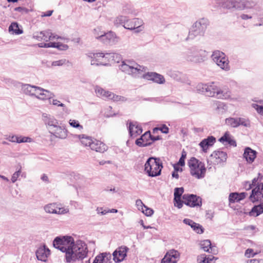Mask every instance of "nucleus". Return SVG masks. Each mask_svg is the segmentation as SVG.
Instances as JSON below:
<instances>
[{
  "instance_id": "nucleus-1",
  "label": "nucleus",
  "mask_w": 263,
  "mask_h": 263,
  "mask_svg": "<svg viewBox=\"0 0 263 263\" xmlns=\"http://www.w3.org/2000/svg\"><path fill=\"white\" fill-rule=\"evenodd\" d=\"M199 89L209 97H215L218 99H227L230 97V92L227 89L221 90L214 83L209 84H201Z\"/></svg>"
},
{
  "instance_id": "nucleus-2",
  "label": "nucleus",
  "mask_w": 263,
  "mask_h": 263,
  "mask_svg": "<svg viewBox=\"0 0 263 263\" xmlns=\"http://www.w3.org/2000/svg\"><path fill=\"white\" fill-rule=\"evenodd\" d=\"M245 187L247 190L253 188L252 193L249 196L250 200L253 203L263 202V183L259 177L253 179L252 183L246 182Z\"/></svg>"
},
{
  "instance_id": "nucleus-3",
  "label": "nucleus",
  "mask_w": 263,
  "mask_h": 263,
  "mask_svg": "<svg viewBox=\"0 0 263 263\" xmlns=\"http://www.w3.org/2000/svg\"><path fill=\"white\" fill-rule=\"evenodd\" d=\"M87 254L86 245L81 241L73 242L70 252L66 254V261H74L78 259H83Z\"/></svg>"
},
{
  "instance_id": "nucleus-4",
  "label": "nucleus",
  "mask_w": 263,
  "mask_h": 263,
  "mask_svg": "<svg viewBox=\"0 0 263 263\" xmlns=\"http://www.w3.org/2000/svg\"><path fill=\"white\" fill-rule=\"evenodd\" d=\"M191 175L195 178L201 179L204 177L206 168L204 164L195 158L192 157L187 163Z\"/></svg>"
},
{
  "instance_id": "nucleus-5",
  "label": "nucleus",
  "mask_w": 263,
  "mask_h": 263,
  "mask_svg": "<svg viewBox=\"0 0 263 263\" xmlns=\"http://www.w3.org/2000/svg\"><path fill=\"white\" fill-rule=\"evenodd\" d=\"M163 165L159 158L151 157L148 159L144 165V171L150 177L160 175Z\"/></svg>"
},
{
  "instance_id": "nucleus-6",
  "label": "nucleus",
  "mask_w": 263,
  "mask_h": 263,
  "mask_svg": "<svg viewBox=\"0 0 263 263\" xmlns=\"http://www.w3.org/2000/svg\"><path fill=\"white\" fill-rule=\"evenodd\" d=\"M120 69L124 72L135 76L142 74L146 71L147 68L139 65L133 61H123L120 65Z\"/></svg>"
},
{
  "instance_id": "nucleus-7",
  "label": "nucleus",
  "mask_w": 263,
  "mask_h": 263,
  "mask_svg": "<svg viewBox=\"0 0 263 263\" xmlns=\"http://www.w3.org/2000/svg\"><path fill=\"white\" fill-rule=\"evenodd\" d=\"M74 242L72 237L67 236L61 238L57 237L53 241V246L65 253V256L66 259V254L70 252V249Z\"/></svg>"
},
{
  "instance_id": "nucleus-8",
  "label": "nucleus",
  "mask_w": 263,
  "mask_h": 263,
  "mask_svg": "<svg viewBox=\"0 0 263 263\" xmlns=\"http://www.w3.org/2000/svg\"><path fill=\"white\" fill-rule=\"evenodd\" d=\"M126 18L123 16L117 17L115 23L116 24H123L125 28L133 30L138 29L142 27V21L139 18H134L132 20H127L125 22Z\"/></svg>"
},
{
  "instance_id": "nucleus-9",
  "label": "nucleus",
  "mask_w": 263,
  "mask_h": 263,
  "mask_svg": "<svg viewBox=\"0 0 263 263\" xmlns=\"http://www.w3.org/2000/svg\"><path fill=\"white\" fill-rule=\"evenodd\" d=\"M26 93L31 96H34L38 99L46 100L50 98V93L48 90L41 87L27 85L26 88Z\"/></svg>"
},
{
  "instance_id": "nucleus-10",
  "label": "nucleus",
  "mask_w": 263,
  "mask_h": 263,
  "mask_svg": "<svg viewBox=\"0 0 263 263\" xmlns=\"http://www.w3.org/2000/svg\"><path fill=\"white\" fill-rule=\"evenodd\" d=\"M110 54L104 53L102 52H90L88 54V57L91 58V65H106L109 62L108 57Z\"/></svg>"
},
{
  "instance_id": "nucleus-11",
  "label": "nucleus",
  "mask_w": 263,
  "mask_h": 263,
  "mask_svg": "<svg viewBox=\"0 0 263 263\" xmlns=\"http://www.w3.org/2000/svg\"><path fill=\"white\" fill-rule=\"evenodd\" d=\"M212 57L213 61L221 69L225 70L230 69L229 61L224 53L217 50L213 53Z\"/></svg>"
},
{
  "instance_id": "nucleus-12",
  "label": "nucleus",
  "mask_w": 263,
  "mask_h": 263,
  "mask_svg": "<svg viewBox=\"0 0 263 263\" xmlns=\"http://www.w3.org/2000/svg\"><path fill=\"white\" fill-rule=\"evenodd\" d=\"M227 154L221 151H215L210 156L208 163L213 165H220L227 161Z\"/></svg>"
},
{
  "instance_id": "nucleus-13",
  "label": "nucleus",
  "mask_w": 263,
  "mask_h": 263,
  "mask_svg": "<svg viewBox=\"0 0 263 263\" xmlns=\"http://www.w3.org/2000/svg\"><path fill=\"white\" fill-rule=\"evenodd\" d=\"M160 139V137L159 136H152L151 132L147 131L142 135L140 138L136 140V144L139 146L144 147L151 144Z\"/></svg>"
},
{
  "instance_id": "nucleus-14",
  "label": "nucleus",
  "mask_w": 263,
  "mask_h": 263,
  "mask_svg": "<svg viewBox=\"0 0 263 263\" xmlns=\"http://www.w3.org/2000/svg\"><path fill=\"white\" fill-rule=\"evenodd\" d=\"M194 208L200 207L202 205L201 198L194 194H184L182 196V204Z\"/></svg>"
},
{
  "instance_id": "nucleus-15",
  "label": "nucleus",
  "mask_w": 263,
  "mask_h": 263,
  "mask_svg": "<svg viewBox=\"0 0 263 263\" xmlns=\"http://www.w3.org/2000/svg\"><path fill=\"white\" fill-rule=\"evenodd\" d=\"M179 252L174 249L168 251L160 263H177L180 258Z\"/></svg>"
},
{
  "instance_id": "nucleus-16",
  "label": "nucleus",
  "mask_w": 263,
  "mask_h": 263,
  "mask_svg": "<svg viewBox=\"0 0 263 263\" xmlns=\"http://www.w3.org/2000/svg\"><path fill=\"white\" fill-rule=\"evenodd\" d=\"M44 209L49 213L62 214L67 213V210L60 204L55 203L46 205Z\"/></svg>"
},
{
  "instance_id": "nucleus-17",
  "label": "nucleus",
  "mask_w": 263,
  "mask_h": 263,
  "mask_svg": "<svg viewBox=\"0 0 263 263\" xmlns=\"http://www.w3.org/2000/svg\"><path fill=\"white\" fill-rule=\"evenodd\" d=\"M128 249L125 246L118 247L113 253V260L116 262L123 261L126 256Z\"/></svg>"
},
{
  "instance_id": "nucleus-18",
  "label": "nucleus",
  "mask_w": 263,
  "mask_h": 263,
  "mask_svg": "<svg viewBox=\"0 0 263 263\" xmlns=\"http://www.w3.org/2000/svg\"><path fill=\"white\" fill-rule=\"evenodd\" d=\"M49 133L57 138L64 139L67 136V130L57 125L49 127Z\"/></svg>"
},
{
  "instance_id": "nucleus-19",
  "label": "nucleus",
  "mask_w": 263,
  "mask_h": 263,
  "mask_svg": "<svg viewBox=\"0 0 263 263\" xmlns=\"http://www.w3.org/2000/svg\"><path fill=\"white\" fill-rule=\"evenodd\" d=\"M184 192L183 187H177L174 191V205L178 208L180 209L182 207V200L181 196Z\"/></svg>"
},
{
  "instance_id": "nucleus-20",
  "label": "nucleus",
  "mask_w": 263,
  "mask_h": 263,
  "mask_svg": "<svg viewBox=\"0 0 263 263\" xmlns=\"http://www.w3.org/2000/svg\"><path fill=\"white\" fill-rule=\"evenodd\" d=\"M9 141L18 143L31 142L32 140L31 138L18 135H10L6 138Z\"/></svg>"
},
{
  "instance_id": "nucleus-21",
  "label": "nucleus",
  "mask_w": 263,
  "mask_h": 263,
  "mask_svg": "<svg viewBox=\"0 0 263 263\" xmlns=\"http://www.w3.org/2000/svg\"><path fill=\"white\" fill-rule=\"evenodd\" d=\"M215 142L216 139L213 136H210L202 140L199 143V145L202 148V151L206 153L209 147L212 146Z\"/></svg>"
},
{
  "instance_id": "nucleus-22",
  "label": "nucleus",
  "mask_w": 263,
  "mask_h": 263,
  "mask_svg": "<svg viewBox=\"0 0 263 263\" xmlns=\"http://www.w3.org/2000/svg\"><path fill=\"white\" fill-rule=\"evenodd\" d=\"M129 132L130 136L135 138L142 133V129L136 122H130Z\"/></svg>"
},
{
  "instance_id": "nucleus-23",
  "label": "nucleus",
  "mask_w": 263,
  "mask_h": 263,
  "mask_svg": "<svg viewBox=\"0 0 263 263\" xmlns=\"http://www.w3.org/2000/svg\"><path fill=\"white\" fill-rule=\"evenodd\" d=\"M49 255L50 250L45 246L39 248L36 252L37 259L43 261H46Z\"/></svg>"
},
{
  "instance_id": "nucleus-24",
  "label": "nucleus",
  "mask_w": 263,
  "mask_h": 263,
  "mask_svg": "<svg viewBox=\"0 0 263 263\" xmlns=\"http://www.w3.org/2000/svg\"><path fill=\"white\" fill-rule=\"evenodd\" d=\"M247 193L245 192L242 193H230L229 196V200L230 203L238 202L244 199L247 196Z\"/></svg>"
},
{
  "instance_id": "nucleus-25",
  "label": "nucleus",
  "mask_w": 263,
  "mask_h": 263,
  "mask_svg": "<svg viewBox=\"0 0 263 263\" xmlns=\"http://www.w3.org/2000/svg\"><path fill=\"white\" fill-rule=\"evenodd\" d=\"M91 149L99 153H104L107 149V146L101 141L94 140Z\"/></svg>"
},
{
  "instance_id": "nucleus-26",
  "label": "nucleus",
  "mask_w": 263,
  "mask_h": 263,
  "mask_svg": "<svg viewBox=\"0 0 263 263\" xmlns=\"http://www.w3.org/2000/svg\"><path fill=\"white\" fill-rule=\"evenodd\" d=\"M99 40L103 42L104 43H108L111 41H115L116 39V34L112 32L109 31L107 33H103L100 35H99Z\"/></svg>"
},
{
  "instance_id": "nucleus-27",
  "label": "nucleus",
  "mask_w": 263,
  "mask_h": 263,
  "mask_svg": "<svg viewBox=\"0 0 263 263\" xmlns=\"http://www.w3.org/2000/svg\"><path fill=\"white\" fill-rule=\"evenodd\" d=\"M41 47H45V48H49V47H53L57 48L60 50H67L68 48V46L67 45L63 44L60 43H55V42H50L48 43H41L39 46Z\"/></svg>"
},
{
  "instance_id": "nucleus-28",
  "label": "nucleus",
  "mask_w": 263,
  "mask_h": 263,
  "mask_svg": "<svg viewBox=\"0 0 263 263\" xmlns=\"http://www.w3.org/2000/svg\"><path fill=\"white\" fill-rule=\"evenodd\" d=\"M243 157L246 158L247 162L252 163L256 157V153L250 147H247L245 150Z\"/></svg>"
},
{
  "instance_id": "nucleus-29",
  "label": "nucleus",
  "mask_w": 263,
  "mask_h": 263,
  "mask_svg": "<svg viewBox=\"0 0 263 263\" xmlns=\"http://www.w3.org/2000/svg\"><path fill=\"white\" fill-rule=\"evenodd\" d=\"M40 34L42 35V39L46 42L62 39L61 36L49 31L41 32Z\"/></svg>"
},
{
  "instance_id": "nucleus-30",
  "label": "nucleus",
  "mask_w": 263,
  "mask_h": 263,
  "mask_svg": "<svg viewBox=\"0 0 263 263\" xmlns=\"http://www.w3.org/2000/svg\"><path fill=\"white\" fill-rule=\"evenodd\" d=\"M219 141L222 143H228L233 146H236L235 141L232 138L231 136L228 132H226L224 135L219 139Z\"/></svg>"
},
{
  "instance_id": "nucleus-31",
  "label": "nucleus",
  "mask_w": 263,
  "mask_h": 263,
  "mask_svg": "<svg viewBox=\"0 0 263 263\" xmlns=\"http://www.w3.org/2000/svg\"><path fill=\"white\" fill-rule=\"evenodd\" d=\"M108 257L110 258V255L106 253L100 254L95 257L93 263H106L110 261Z\"/></svg>"
},
{
  "instance_id": "nucleus-32",
  "label": "nucleus",
  "mask_w": 263,
  "mask_h": 263,
  "mask_svg": "<svg viewBox=\"0 0 263 263\" xmlns=\"http://www.w3.org/2000/svg\"><path fill=\"white\" fill-rule=\"evenodd\" d=\"M263 213V204H259L254 206L251 211L249 212V215L252 216H258Z\"/></svg>"
},
{
  "instance_id": "nucleus-33",
  "label": "nucleus",
  "mask_w": 263,
  "mask_h": 263,
  "mask_svg": "<svg viewBox=\"0 0 263 263\" xmlns=\"http://www.w3.org/2000/svg\"><path fill=\"white\" fill-rule=\"evenodd\" d=\"M79 139L81 143L85 146H89L90 148L91 145L93 143L94 140L90 137L84 135L79 136Z\"/></svg>"
},
{
  "instance_id": "nucleus-34",
  "label": "nucleus",
  "mask_w": 263,
  "mask_h": 263,
  "mask_svg": "<svg viewBox=\"0 0 263 263\" xmlns=\"http://www.w3.org/2000/svg\"><path fill=\"white\" fill-rule=\"evenodd\" d=\"M201 248L205 252H212L213 247L211 246V242L209 240H204L200 242Z\"/></svg>"
},
{
  "instance_id": "nucleus-35",
  "label": "nucleus",
  "mask_w": 263,
  "mask_h": 263,
  "mask_svg": "<svg viewBox=\"0 0 263 263\" xmlns=\"http://www.w3.org/2000/svg\"><path fill=\"white\" fill-rule=\"evenodd\" d=\"M214 257L213 256H209L208 257L205 254H201L198 256V263H211Z\"/></svg>"
},
{
  "instance_id": "nucleus-36",
  "label": "nucleus",
  "mask_w": 263,
  "mask_h": 263,
  "mask_svg": "<svg viewBox=\"0 0 263 263\" xmlns=\"http://www.w3.org/2000/svg\"><path fill=\"white\" fill-rule=\"evenodd\" d=\"M9 31H12L13 33L15 34H20L23 33V30L20 29L18 24L16 22L11 24L9 27Z\"/></svg>"
},
{
  "instance_id": "nucleus-37",
  "label": "nucleus",
  "mask_w": 263,
  "mask_h": 263,
  "mask_svg": "<svg viewBox=\"0 0 263 263\" xmlns=\"http://www.w3.org/2000/svg\"><path fill=\"white\" fill-rule=\"evenodd\" d=\"M226 123L232 127H237L239 126V123L237 121V118H229L226 119Z\"/></svg>"
},
{
  "instance_id": "nucleus-38",
  "label": "nucleus",
  "mask_w": 263,
  "mask_h": 263,
  "mask_svg": "<svg viewBox=\"0 0 263 263\" xmlns=\"http://www.w3.org/2000/svg\"><path fill=\"white\" fill-rule=\"evenodd\" d=\"M158 131H161L162 133L167 134L169 132V128L166 125H162L159 127H155L153 129V134H156Z\"/></svg>"
},
{
  "instance_id": "nucleus-39",
  "label": "nucleus",
  "mask_w": 263,
  "mask_h": 263,
  "mask_svg": "<svg viewBox=\"0 0 263 263\" xmlns=\"http://www.w3.org/2000/svg\"><path fill=\"white\" fill-rule=\"evenodd\" d=\"M192 228L198 234H202L204 231V229L202 228V226L195 222Z\"/></svg>"
},
{
  "instance_id": "nucleus-40",
  "label": "nucleus",
  "mask_w": 263,
  "mask_h": 263,
  "mask_svg": "<svg viewBox=\"0 0 263 263\" xmlns=\"http://www.w3.org/2000/svg\"><path fill=\"white\" fill-rule=\"evenodd\" d=\"M69 123L72 127L78 128L80 130L83 128V126L80 124L78 120L70 119L69 121Z\"/></svg>"
},
{
  "instance_id": "nucleus-41",
  "label": "nucleus",
  "mask_w": 263,
  "mask_h": 263,
  "mask_svg": "<svg viewBox=\"0 0 263 263\" xmlns=\"http://www.w3.org/2000/svg\"><path fill=\"white\" fill-rule=\"evenodd\" d=\"M239 126L242 125L246 127L250 126V121L248 119L243 118H237Z\"/></svg>"
},
{
  "instance_id": "nucleus-42",
  "label": "nucleus",
  "mask_w": 263,
  "mask_h": 263,
  "mask_svg": "<svg viewBox=\"0 0 263 263\" xmlns=\"http://www.w3.org/2000/svg\"><path fill=\"white\" fill-rule=\"evenodd\" d=\"M112 95L111 96V97H110L109 100H113L114 101H117V102H118V101L123 102V101H125L126 100V99L124 97L116 95L114 94V93H112Z\"/></svg>"
},
{
  "instance_id": "nucleus-43",
  "label": "nucleus",
  "mask_w": 263,
  "mask_h": 263,
  "mask_svg": "<svg viewBox=\"0 0 263 263\" xmlns=\"http://www.w3.org/2000/svg\"><path fill=\"white\" fill-rule=\"evenodd\" d=\"M156 77L155 78V80L154 82L158 83V84H163L164 83L165 80L164 77L162 75H161L159 73H156L155 74Z\"/></svg>"
},
{
  "instance_id": "nucleus-44",
  "label": "nucleus",
  "mask_w": 263,
  "mask_h": 263,
  "mask_svg": "<svg viewBox=\"0 0 263 263\" xmlns=\"http://www.w3.org/2000/svg\"><path fill=\"white\" fill-rule=\"evenodd\" d=\"M259 252H254L253 249H248L246 250L245 253V255L248 257L250 258L254 256L255 255L257 254Z\"/></svg>"
},
{
  "instance_id": "nucleus-45",
  "label": "nucleus",
  "mask_w": 263,
  "mask_h": 263,
  "mask_svg": "<svg viewBox=\"0 0 263 263\" xmlns=\"http://www.w3.org/2000/svg\"><path fill=\"white\" fill-rule=\"evenodd\" d=\"M141 211L147 216H150L154 213V211L152 209L149 208L145 205Z\"/></svg>"
},
{
  "instance_id": "nucleus-46",
  "label": "nucleus",
  "mask_w": 263,
  "mask_h": 263,
  "mask_svg": "<svg viewBox=\"0 0 263 263\" xmlns=\"http://www.w3.org/2000/svg\"><path fill=\"white\" fill-rule=\"evenodd\" d=\"M105 90L103 89L101 87L97 86L95 88V92L98 96L103 97L105 92Z\"/></svg>"
},
{
  "instance_id": "nucleus-47",
  "label": "nucleus",
  "mask_w": 263,
  "mask_h": 263,
  "mask_svg": "<svg viewBox=\"0 0 263 263\" xmlns=\"http://www.w3.org/2000/svg\"><path fill=\"white\" fill-rule=\"evenodd\" d=\"M105 90L103 89L101 87L97 86L95 88V92L98 96L103 97L105 92Z\"/></svg>"
},
{
  "instance_id": "nucleus-48",
  "label": "nucleus",
  "mask_w": 263,
  "mask_h": 263,
  "mask_svg": "<svg viewBox=\"0 0 263 263\" xmlns=\"http://www.w3.org/2000/svg\"><path fill=\"white\" fill-rule=\"evenodd\" d=\"M141 74H142V77L143 79L147 80H150V81L152 80V78L153 76L152 72H148L145 73V72H143Z\"/></svg>"
},
{
  "instance_id": "nucleus-49",
  "label": "nucleus",
  "mask_w": 263,
  "mask_h": 263,
  "mask_svg": "<svg viewBox=\"0 0 263 263\" xmlns=\"http://www.w3.org/2000/svg\"><path fill=\"white\" fill-rule=\"evenodd\" d=\"M252 106L256 110L258 114L263 115V106L256 104H253Z\"/></svg>"
},
{
  "instance_id": "nucleus-50",
  "label": "nucleus",
  "mask_w": 263,
  "mask_h": 263,
  "mask_svg": "<svg viewBox=\"0 0 263 263\" xmlns=\"http://www.w3.org/2000/svg\"><path fill=\"white\" fill-rule=\"evenodd\" d=\"M136 204L139 210L142 211L143 208L145 206V205L143 203L142 201L140 199L137 200L136 202Z\"/></svg>"
},
{
  "instance_id": "nucleus-51",
  "label": "nucleus",
  "mask_w": 263,
  "mask_h": 263,
  "mask_svg": "<svg viewBox=\"0 0 263 263\" xmlns=\"http://www.w3.org/2000/svg\"><path fill=\"white\" fill-rule=\"evenodd\" d=\"M183 166H181V165L179 164L178 163H176L173 165L174 170L180 172H182L183 171L182 167Z\"/></svg>"
},
{
  "instance_id": "nucleus-52",
  "label": "nucleus",
  "mask_w": 263,
  "mask_h": 263,
  "mask_svg": "<svg viewBox=\"0 0 263 263\" xmlns=\"http://www.w3.org/2000/svg\"><path fill=\"white\" fill-rule=\"evenodd\" d=\"M20 173H21V171H18L15 172L13 174V176H12V178H11V180L13 182H14L16 181L17 178L18 177V176L20 175Z\"/></svg>"
},
{
  "instance_id": "nucleus-53",
  "label": "nucleus",
  "mask_w": 263,
  "mask_h": 263,
  "mask_svg": "<svg viewBox=\"0 0 263 263\" xmlns=\"http://www.w3.org/2000/svg\"><path fill=\"white\" fill-rule=\"evenodd\" d=\"M15 11H18V12H20L22 13H27L28 12V10L27 8H25V7H16L14 9Z\"/></svg>"
},
{
  "instance_id": "nucleus-54",
  "label": "nucleus",
  "mask_w": 263,
  "mask_h": 263,
  "mask_svg": "<svg viewBox=\"0 0 263 263\" xmlns=\"http://www.w3.org/2000/svg\"><path fill=\"white\" fill-rule=\"evenodd\" d=\"M100 31V29L99 28H97V29H95L93 30L94 35L97 39H99V35H100L104 33V32L99 33Z\"/></svg>"
},
{
  "instance_id": "nucleus-55",
  "label": "nucleus",
  "mask_w": 263,
  "mask_h": 263,
  "mask_svg": "<svg viewBox=\"0 0 263 263\" xmlns=\"http://www.w3.org/2000/svg\"><path fill=\"white\" fill-rule=\"evenodd\" d=\"M183 222L185 224L190 226L191 227V228H192V226H193V224L194 223V221H193V220H192L190 219H184L183 220Z\"/></svg>"
},
{
  "instance_id": "nucleus-56",
  "label": "nucleus",
  "mask_w": 263,
  "mask_h": 263,
  "mask_svg": "<svg viewBox=\"0 0 263 263\" xmlns=\"http://www.w3.org/2000/svg\"><path fill=\"white\" fill-rule=\"evenodd\" d=\"M53 12V10L47 11L43 13L41 15V16L42 17L50 16L52 15Z\"/></svg>"
},
{
  "instance_id": "nucleus-57",
  "label": "nucleus",
  "mask_w": 263,
  "mask_h": 263,
  "mask_svg": "<svg viewBox=\"0 0 263 263\" xmlns=\"http://www.w3.org/2000/svg\"><path fill=\"white\" fill-rule=\"evenodd\" d=\"M112 93L110 91H105V92L104 93V96L103 97V98H106L107 99H110V97H111V96L112 95Z\"/></svg>"
},
{
  "instance_id": "nucleus-58",
  "label": "nucleus",
  "mask_w": 263,
  "mask_h": 263,
  "mask_svg": "<svg viewBox=\"0 0 263 263\" xmlns=\"http://www.w3.org/2000/svg\"><path fill=\"white\" fill-rule=\"evenodd\" d=\"M64 63V61L63 60H59L57 61L53 62L52 63V65L53 66H61Z\"/></svg>"
},
{
  "instance_id": "nucleus-59",
  "label": "nucleus",
  "mask_w": 263,
  "mask_h": 263,
  "mask_svg": "<svg viewBox=\"0 0 263 263\" xmlns=\"http://www.w3.org/2000/svg\"><path fill=\"white\" fill-rule=\"evenodd\" d=\"M52 104L54 105H58L59 106L63 107L65 105L63 103H60V101L57 100H53Z\"/></svg>"
},
{
  "instance_id": "nucleus-60",
  "label": "nucleus",
  "mask_w": 263,
  "mask_h": 263,
  "mask_svg": "<svg viewBox=\"0 0 263 263\" xmlns=\"http://www.w3.org/2000/svg\"><path fill=\"white\" fill-rule=\"evenodd\" d=\"M185 158H181L179 159V161L177 162L179 164L181 165V166H184L185 165Z\"/></svg>"
},
{
  "instance_id": "nucleus-61",
  "label": "nucleus",
  "mask_w": 263,
  "mask_h": 263,
  "mask_svg": "<svg viewBox=\"0 0 263 263\" xmlns=\"http://www.w3.org/2000/svg\"><path fill=\"white\" fill-rule=\"evenodd\" d=\"M250 263H263V260L262 259H251L250 260Z\"/></svg>"
},
{
  "instance_id": "nucleus-62",
  "label": "nucleus",
  "mask_w": 263,
  "mask_h": 263,
  "mask_svg": "<svg viewBox=\"0 0 263 263\" xmlns=\"http://www.w3.org/2000/svg\"><path fill=\"white\" fill-rule=\"evenodd\" d=\"M178 172H177L174 170V171L172 173V177L173 178H175L176 179H178L179 178V175L178 173Z\"/></svg>"
},
{
  "instance_id": "nucleus-63",
  "label": "nucleus",
  "mask_w": 263,
  "mask_h": 263,
  "mask_svg": "<svg viewBox=\"0 0 263 263\" xmlns=\"http://www.w3.org/2000/svg\"><path fill=\"white\" fill-rule=\"evenodd\" d=\"M186 153L183 151L182 152V154H181V158H186Z\"/></svg>"
},
{
  "instance_id": "nucleus-64",
  "label": "nucleus",
  "mask_w": 263,
  "mask_h": 263,
  "mask_svg": "<svg viewBox=\"0 0 263 263\" xmlns=\"http://www.w3.org/2000/svg\"><path fill=\"white\" fill-rule=\"evenodd\" d=\"M42 179L44 181H47L48 180V177L45 175H44L42 177Z\"/></svg>"
}]
</instances>
